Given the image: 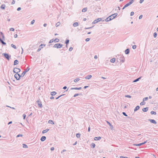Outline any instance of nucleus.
<instances>
[{
    "label": "nucleus",
    "mask_w": 158,
    "mask_h": 158,
    "mask_svg": "<svg viewBox=\"0 0 158 158\" xmlns=\"http://www.w3.org/2000/svg\"><path fill=\"white\" fill-rule=\"evenodd\" d=\"M2 55L3 56L5 57L8 60H10V59L11 57L10 55H9L8 54L6 53H3Z\"/></svg>",
    "instance_id": "f257e3e1"
},
{
    "label": "nucleus",
    "mask_w": 158,
    "mask_h": 158,
    "mask_svg": "<svg viewBox=\"0 0 158 158\" xmlns=\"http://www.w3.org/2000/svg\"><path fill=\"white\" fill-rule=\"evenodd\" d=\"M63 45L61 44L58 43L55 44L53 46V48H59L62 47Z\"/></svg>",
    "instance_id": "f03ea898"
},
{
    "label": "nucleus",
    "mask_w": 158,
    "mask_h": 158,
    "mask_svg": "<svg viewBox=\"0 0 158 158\" xmlns=\"http://www.w3.org/2000/svg\"><path fill=\"white\" fill-rule=\"evenodd\" d=\"M30 68H29L28 67H27L26 68V69L24 70V71L23 72V73H22L21 75V77H23L24 76V75H25L26 73H27V72L28 71H29V70H30Z\"/></svg>",
    "instance_id": "7ed1b4c3"
},
{
    "label": "nucleus",
    "mask_w": 158,
    "mask_h": 158,
    "mask_svg": "<svg viewBox=\"0 0 158 158\" xmlns=\"http://www.w3.org/2000/svg\"><path fill=\"white\" fill-rule=\"evenodd\" d=\"M20 69L17 68H15L13 70V72L14 73H19L20 71Z\"/></svg>",
    "instance_id": "20e7f679"
},
{
    "label": "nucleus",
    "mask_w": 158,
    "mask_h": 158,
    "mask_svg": "<svg viewBox=\"0 0 158 158\" xmlns=\"http://www.w3.org/2000/svg\"><path fill=\"white\" fill-rule=\"evenodd\" d=\"M102 18H99L95 20L92 23V24H93L97 23L98 22L102 21Z\"/></svg>",
    "instance_id": "39448f33"
},
{
    "label": "nucleus",
    "mask_w": 158,
    "mask_h": 158,
    "mask_svg": "<svg viewBox=\"0 0 158 158\" xmlns=\"http://www.w3.org/2000/svg\"><path fill=\"white\" fill-rule=\"evenodd\" d=\"M14 77L16 79V80H19L20 79V77H21V75L18 73H16L14 75Z\"/></svg>",
    "instance_id": "423d86ee"
},
{
    "label": "nucleus",
    "mask_w": 158,
    "mask_h": 158,
    "mask_svg": "<svg viewBox=\"0 0 158 158\" xmlns=\"http://www.w3.org/2000/svg\"><path fill=\"white\" fill-rule=\"evenodd\" d=\"M132 1H130L129 2L126 4L122 8L123 10H124L126 7L129 6L131 4H132Z\"/></svg>",
    "instance_id": "0eeeda50"
},
{
    "label": "nucleus",
    "mask_w": 158,
    "mask_h": 158,
    "mask_svg": "<svg viewBox=\"0 0 158 158\" xmlns=\"http://www.w3.org/2000/svg\"><path fill=\"white\" fill-rule=\"evenodd\" d=\"M45 46V44H41L39 47V48L37 50V52H39L41 50V48Z\"/></svg>",
    "instance_id": "6e6552de"
},
{
    "label": "nucleus",
    "mask_w": 158,
    "mask_h": 158,
    "mask_svg": "<svg viewBox=\"0 0 158 158\" xmlns=\"http://www.w3.org/2000/svg\"><path fill=\"white\" fill-rule=\"evenodd\" d=\"M148 120L150 121L151 123L156 124V122L154 119H149Z\"/></svg>",
    "instance_id": "1a4fd4ad"
},
{
    "label": "nucleus",
    "mask_w": 158,
    "mask_h": 158,
    "mask_svg": "<svg viewBox=\"0 0 158 158\" xmlns=\"http://www.w3.org/2000/svg\"><path fill=\"white\" fill-rule=\"evenodd\" d=\"M118 15V14L117 13H115L110 16H111V18L112 19V20L114 19Z\"/></svg>",
    "instance_id": "9d476101"
},
{
    "label": "nucleus",
    "mask_w": 158,
    "mask_h": 158,
    "mask_svg": "<svg viewBox=\"0 0 158 158\" xmlns=\"http://www.w3.org/2000/svg\"><path fill=\"white\" fill-rule=\"evenodd\" d=\"M37 103L38 105V106L42 108V105L41 104V102L40 101H37Z\"/></svg>",
    "instance_id": "9b49d317"
},
{
    "label": "nucleus",
    "mask_w": 158,
    "mask_h": 158,
    "mask_svg": "<svg viewBox=\"0 0 158 158\" xmlns=\"http://www.w3.org/2000/svg\"><path fill=\"white\" fill-rule=\"evenodd\" d=\"M111 16H109L108 17H107V18L105 20L106 21V22H108L109 21H110L112 20V19L111 18Z\"/></svg>",
    "instance_id": "f8f14e48"
},
{
    "label": "nucleus",
    "mask_w": 158,
    "mask_h": 158,
    "mask_svg": "<svg viewBox=\"0 0 158 158\" xmlns=\"http://www.w3.org/2000/svg\"><path fill=\"white\" fill-rule=\"evenodd\" d=\"M107 123H108V124L109 125V126L110 127V129L111 130H112L113 129V128L114 127H113V126H112V125L109 122L107 121Z\"/></svg>",
    "instance_id": "ddd939ff"
},
{
    "label": "nucleus",
    "mask_w": 158,
    "mask_h": 158,
    "mask_svg": "<svg viewBox=\"0 0 158 158\" xmlns=\"http://www.w3.org/2000/svg\"><path fill=\"white\" fill-rule=\"evenodd\" d=\"M148 107L143 108L142 109V110L144 112H147L148 111Z\"/></svg>",
    "instance_id": "4468645a"
},
{
    "label": "nucleus",
    "mask_w": 158,
    "mask_h": 158,
    "mask_svg": "<svg viewBox=\"0 0 158 158\" xmlns=\"http://www.w3.org/2000/svg\"><path fill=\"white\" fill-rule=\"evenodd\" d=\"M81 89V87H79V88H71V90H73V89H75V90H80Z\"/></svg>",
    "instance_id": "2eb2a0df"
},
{
    "label": "nucleus",
    "mask_w": 158,
    "mask_h": 158,
    "mask_svg": "<svg viewBox=\"0 0 158 158\" xmlns=\"http://www.w3.org/2000/svg\"><path fill=\"white\" fill-rule=\"evenodd\" d=\"M46 139V137L45 136H42L41 139L40 140L41 141H44Z\"/></svg>",
    "instance_id": "dca6fc26"
},
{
    "label": "nucleus",
    "mask_w": 158,
    "mask_h": 158,
    "mask_svg": "<svg viewBox=\"0 0 158 158\" xmlns=\"http://www.w3.org/2000/svg\"><path fill=\"white\" fill-rule=\"evenodd\" d=\"M130 52V50L129 48L127 49L125 51V53L126 54H128Z\"/></svg>",
    "instance_id": "f3484780"
},
{
    "label": "nucleus",
    "mask_w": 158,
    "mask_h": 158,
    "mask_svg": "<svg viewBox=\"0 0 158 158\" xmlns=\"http://www.w3.org/2000/svg\"><path fill=\"white\" fill-rule=\"evenodd\" d=\"M141 77H140L134 80L133 81V82H135L138 81L139 80V79H140L141 78Z\"/></svg>",
    "instance_id": "a211bd4d"
},
{
    "label": "nucleus",
    "mask_w": 158,
    "mask_h": 158,
    "mask_svg": "<svg viewBox=\"0 0 158 158\" xmlns=\"http://www.w3.org/2000/svg\"><path fill=\"white\" fill-rule=\"evenodd\" d=\"M140 108V107L139 106H137L135 108V109H134V111L135 112L136 111H137Z\"/></svg>",
    "instance_id": "6ab92c4d"
},
{
    "label": "nucleus",
    "mask_w": 158,
    "mask_h": 158,
    "mask_svg": "<svg viewBox=\"0 0 158 158\" xmlns=\"http://www.w3.org/2000/svg\"><path fill=\"white\" fill-rule=\"evenodd\" d=\"M19 63V61L17 60H15L14 63V65H16L18 64Z\"/></svg>",
    "instance_id": "aec40b11"
},
{
    "label": "nucleus",
    "mask_w": 158,
    "mask_h": 158,
    "mask_svg": "<svg viewBox=\"0 0 158 158\" xmlns=\"http://www.w3.org/2000/svg\"><path fill=\"white\" fill-rule=\"evenodd\" d=\"M92 77V76L91 75H89L86 76L85 77V78L86 79H90L91 77Z\"/></svg>",
    "instance_id": "412c9836"
},
{
    "label": "nucleus",
    "mask_w": 158,
    "mask_h": 158,
    "mask_svg": "<svg viewBox=\"0 0 158 158\" xmlns=\"http://www.w3.org/2000/svg\"><path fill=\"white\" fill-rule=\"evenodd\" d=\"M6 6L4 4H2L1 6V8L3 10H4L5 9Z\"/></svg>",
    "instance_id": "4be33fe9"
},
{
    "label": "nucleus",
    "mask_w": 158,
    "mask_h": 158,
    "mask_svg": "<svg viewBox=\"0 0 158 158\" xmlns=\"http://www.w3.org/2000/svg\"><path fill=\"white\" fill-rule=\"evenodd\" d=\"M49 129H47L44 130L42 132V133L43 134H44L45 133H46L48 131H49Z\"/></svg>",
    "instance_id": "5701e85b"
},
{
    "label": "nucleus",
    "mask_w": 158,
    "mask_h": 158,
    "mask_svg": "<svg viewBox=\"0 0 158 158\" xmlns=\"http://www.w3.org/2000/svg\"><path fill=\"white\" fill-rule=\"evenodd\" d=\"M101 139V137L100 136H98V137H95L94 138V139L95 140H99Z\"/></svg>",
    "instance_id": "b1692460"
},
{
    "label": "nucleus",
    "mask_w": 158,
    "mask_h": 158,
    "mask_svg": "<svg viewBox=\"0 0 158 158\" xmlns=\"http://www.w3.org/2000/svg\"><path fill=\"white\" fill-rule=\"evenodd\" d=\"M0 42H1V43L3 44V45H5L6 44V43L5 42L2 40L0 38Z\"/></svg>",
    "instance_id": "393cba45"
},
{
    "label": "nucleus",
    "mask_w": 158,
    "mask_h": 158,
    "mask_svg": "<svg viewBox=\"0 0 158 158\" xmlns=\"http://www.w3.org/2000/svg\"><path fill=\"white\" fill-rule=\"evenodd\" d=\"M95 144L94 143H92L90 145L91 147L92 148H94L95 147Z\"/></svg>",
    "instance_id": "a878e982"
},
{
    "label": "nucleus",
    "mask_w": 158,
    "mask_h": 158,
    "mask_svg": "<svg viewBox=\"0 0 158 158\" xmlns=\"http://www.w3.org/2000/svg\"><path fill=\"white\" fill-rule=\"evenodd\" d=\"M56 94V93L55 91H53L51 93V94L52 96L55 95Z\"/></svg>",
    "instance_id": "bb28decb"
},
{
    "label": "nucleus",
    "mask_w": 158,
    "mask_h": 158,
    "mask_svg": "<svg viewBox=\"0 0 158 158\" xmlns=\"http://www.w3.org/2000/svg\"><path fill=\"white\" fill-rule=\"evenodd\" d=\"M78 25V24L77 22H75L73 23V25L74 27H76Z\"/></svg>",
    "instance_id": "cd10ccee"
},
{
    "label": "nucleus",
    "mask_w": 158,
    "mask_h": 158,
    "mask_svg": "<svg viewBox=\"0 0 158 158\" xmlns=\"http://www.w3.org/2000/svg\"><path fill=\"white\" fill-rule=\"evenodd\" d=\"M87 10V7H85L82 10V12H86Z\"/></svg>",
    "instance_id": "c85d7f7f"
},
{
    "label": "nucleus",
    "mask_w": 158,
    "mask_h": 158,
    "mask_svg": "<svg viewBox=\"0 0 158 158\" xmlns=\"http://www.w3.org/2000/svg\"><path fill=\"white\" fill-rule=\"evenodd\" d=\"M110 61L111 63H114L115 61V59L114 58H113L110 60Z\"/></svg>",
    "instance_id": "c756f323"
},
{
    "label": "nucleus",
    "mask_w": 158,
    "mask_h": 158,
    "mask_svg": "<svg viewBox=\"0 0 158 158\" xmlns=\"http://www.w3.org/2000/svg\"><path fill=\"white\" fill-rule=\"evenodd\" d=\"M69 40H66L65 42V43L67 45L69 43Z\"/></svg>",
    "instance_id": "7c9ffc66"
},
{
    "label": "nucleus",
    "mask_w": 158,
    "mask_h": 158,
    "mask_svg": "<svg viewBox=\"0 0 158 158\" xmlns=\"http://www.w3.org/2000/svg\"><path fill=\"white\" fill-rule=\"evenodd\" d=\"M48 123H49L51 124H54V123L53 122L52 120H49L48 121Z\"/></svg>",
    "instance_id": "2f4dec72"
},
{
    "label": "nucleus",
    "mask_w": 158,
    "mask_h": 158,
    "mask_svg": "<svg viewBox=\"0 0 158 158\" xmlns=\"http://www.w3.org/2000/svg\"><path fill=\"white\" fill-rule=\"evenodd\" d=\"M156 112L155 111H152L151 112V114H155V115H156Z\"/></svg>",
    "instance_id": "473e14b6"
},
{
    "label": "nucleus",
    "mask_w": 158,
    "mask_h": 158,
    "mask_svg": "<svg viewBox=\"0 0 158 158\" xmlns=\"http://www.w3.org/2000/svg\"><path fill=\"white\" fill-rule=\"evenodd\" d=\"M81 136V134L80 133H77L76 134V136L77 138H80Z\"/></svg>",
    "instance_id": "72a5a7b5"
},
{
    "label": "nucleus",
    "mask_w": 158,
    "mask_h": 158,
    "mask_svg": "<svg viewBox=\"0 0 158 158\" xmlns=\"http://www.w3.org/2000/svg\"><path fill=\"white\" fill-rule=\"evenodd\" d=\"M11 46L14 49H16V47L15 45L13 44H12L11 45Z\"/></svg>",
    "instance_id": "f704fd0d"
},
{
    "label": "nucleus",
    "mask_w": 158,
    "mask_h": 158,
    "mask_svg": "<svg viewBox=\"0 0 158 158\" xmlns=\"http://www.w3.org/2000/svg\"><path fill=\"white\" fill-rule=\"evenodd\" d=\"M80 80V79L79 78H77L76 79H75L74 80V81L75 82H77L79 81Z\"/></svg>",
    "instance_id": "c9c22d12"
},
{
    "label": "nucleus",
    "mask_w": 158,
    "mask_h": 158,
    "mask_svg": "<svg viewBox=\"0 0 158 158\" xmlns=\"http://www.w3.org/2000/svg\"><path fill=\"white\" fill-rule=\"evenodd\" d=\"M60 22H58L56 24V27H58L59 25H60Z\"/></svg>",
    "instance_id": "e433bc0d"
},
{
    "label": "nucleus",
    "mask_w": 158,
    "mask_h": 158,
    "mask_svg": "<svg viewBox=\"0 0 158 158\" xmlns=\"http://www.w3.org/2000/svg\"><path fill=\"white\" fill-rule=\"evenodd\" d=\"M23 148H28L27 146L25 144H23Z\"/></svg>",
    "instance_id": "4c0bfd02"
},
{
    "label": "nucleus",
    "mask_w": 158,
    "mask_h": 158,
    "mask_svg": "<svg viewBox=\"0 0 158 158\" xmlns=\"http://www.w3.org/2000/svg\"><path fill=\"white\" fill-rule=\"evenodd\" d=\"M55 42H58L59 41V40L58 38H56L54 40Z\"/></svg>",
    "instance_id": "58836bf2"
},
{
    "label": "nucleus",
    "mask_w": 158,
    "mask_h": 158,
    "mask_svg": "<svg viewBox=\"0 0 158 158\" xmlns=\"http://www.w3.org/2000/svg\"><path fill=\"white\" fill-rule=\"evenodd\" d=\"M54 41V40L53 39L49 41V43L51 44L53 43Z\"/></svg>",
    "instance_id": "ea45409f"
},
{
    "label": "nucleus",
    "mask_w": 158,
    "mask_h": 158,
    "mask_svg": "<svg viewBox=\"0 0 158 158\" xmlns=\"http://www.w3.org/2000/svg\"><path fill=\"white\" fill-rule=\"evenodd\" d=\"M145 104V102H144V101H143V102L140 103V105L142 106Z\"/></svg>",
    "instance_id": "a19ab883"
},
{
    "label": "nucleus",
    "mask_w": 158,
    "mask_h": 158,
    "mask_svg": "<svg viewBox=\"0 0 158 158\" xmlns=\"http://www.w3.org/2000/svg\"><path fill=\"white\" fill-rule=\"evenodd\" d=\"M148 98L147 97H145L143 99V101H147V100H148Z\"/></svg>",
    "instance_id": "79ce46f5"
},
{
    "label": "nucleus",
    "mask_w": 158,
    "mask_h": 158,
    "mask_svg": "<svg viewBox=\"0 0 158 158\" xmlns=\"http://www.w3.org/2000/svg\"><path fill=\"white\" fill-rule=\"evenodd\" d=\"M125 97L128 98H131V96L130 95H125Z\"/></svg>",
    "instance_id": "37998d69"
},
{
    "label": "nucleus",
    "mask_w": 158,
    "mask_h": 158,
    "mask_svg": "<svg viewBox=\"0 0 158 158\" xmlns=\"http://www.w3.org/2000/svg\"><path fill=\"white\" fill-rule=\"evenodd\" d=\"M94 27V26H93L92 27H85V29H91V28H93Z\"/></svg>",
    "instance_id": "c03bdc74"
},
{
    "label": "nucleus",
    "mask_w": 158,
    "mask_h": 158,
    "mask_svg": "<svg viewBox=\"0 0 158 158\" xmlns=\"http://www.w3.org/2000/svg\"><path fill=\"white\" fill-rule=\"evenodd\" d=\"M157 33L156 32H155L154 33V34H153V36H154V38L156 37V36H157Z\"/></svg>",
    "instance_id": "a18cd8bd"
},
{
    "label": "nucleus",
    "mask_w": 158,
    "mask_h": 158,
    "mask_svg": "<svg viewBox=\"0 0 158 158\" xmlns=\"http://www.w3.org/2000/svg\"><path fill=\"white\" fill-rule=\"evenodd\" d=\"M142 145H143V143H140L137 144H136L135 145H136V146H139Z\"/></svg>",
    "instance_id": "49530a36"
},
{
    "label": "nucleus",
    "mask_w": 158,
    "mask_h": 158,
    "mask_svg": "<svg viewBox=\"0 0 158 158\" xmlns=\"http://www.w3.org/2000/svg\"><path fill=\"white\" fill-rule=\"evenodd\" d=\"M23 136V135L22 134H19L17 135L16 137H22Z\"/></svg>",
    "instance_id": "de8ad7c7"
},
{
    "label": "nucleus",
    "mask_w": 158,
    "mask_h": 158,
    "mask_svg": "<svg viewBox=\"0 0 158 158\" xmlns=\"http://www.w3.org/2000/svg\"><path fill=\"white\" fill-rule=\"evenodd\" d=\"M136 48V45H134L132 46V48L133 49H135Z\"/></svg>",
    "instance_id": "09e8293b"
},
{
    "label": "nucleus",
    "mask_w": 158,
    "mask_h": 158,
    "mask_svg": "<svg viewBox=\"0 0 158 158\" xmlns=\"http://www.w3.org/2000/svg\"><path fill=\"white\" fill-rule=\"evenodd\" d=\"M64 94H62V95H60L58 97H57L56 98V99H58V98H59L61 96H63L64 95Z\"/></svg>",
    "instance_id": "8fccbe9b"
},
{
    "label": "nucleus",
    "mask_w": 158,
    "mask_h": 158,
    "mask_svg": "<svg viewBox=\"0 0 158 158\" xmlns=\"http://www.w3.org/2000/svg\"><path fill=\"white\" fill-rule=\"evenodd\" d=\"M73 49V48L72 47H70L69 49V51H71Z\"/></svg>",
    "instance_id": "3c124183"
},
{
    "label": "nucleus",
    "mask_w": 158,
    "mask_h": 158,
    "mask_svg": "<svg viewBox=\"0 0 158 158\" xmlns=\"http://www.w3.org/2000/svg\"><path fill=\"white\" fill-rule=\"evenodd\" d=\"M123 114L126 116H127V114H126V113L125 112H123Z\"/></svg>",
    "instance_id": "603ef678"
},
{
    "label": "nucleus",
    "mask_w": 158,
    "mask_h": 158,
    "mask_svg": "<svg viewBox=\"0 0 158 158\" xmlns=\"http://www.w3.org/2000/svg\"><path fill=\"white\" fill-rule=\"evenodd\" d=\"M23 119H25V118H26V114H24L23 115Z\"/></svg>",
    "instance_id": "864d4df0"
},
{
    "label": "nucleus",
    "mask_w": 158,
    "mask_h": 158,
    "mask_svg": "<svg viewBox=\"0 0 158 158\" xmlns=\"http://www.w3.org/2000/svg\"><path fill=\"white\" fill-rule=\"evenodd\" d=\"M35 22V20H32L31 22V24H33Z\"/></svg>",
    "instance_id": "5fc2aeb1"
},
{
    "label": "nucleus",
    "mask_w": 158,
    "mask_h": 158,
    "mask_svg": "<svg viewBox=\"0 0 158 158\" xmlns=\"http://www.w3.org/2000/svg\"><path fill=\"white\" fill-rule=\"evenodd\" d=\"M79 94H75L74 95V96H73V97H76V96H77L79 95Z\"/></svg>",
    "instance_id": "6e6d98bb"
},
{
    "label": "nucleus",
    "mask_w": 158,
    "mask_h": 158,
    "mask_svg": "<svg viewBox=\"0 0 158 158\" xmlns=\"http://www.w3.org/2000/svg\"><path fill=\"white\" fill-rule=\"evenodd\" d=\"M90 40V38H87L86 39H85V41L86 42H88Z\"/></svg>",
    "instance_id": "4d7b16f0"
},
{
    "label": "nucleus",
    "mask_w": 158,
    "mask_h": 158,
    "mask_svg": "<svg viewBox=\"0 0 158 158\" xmlns=\"http://www.w3.org/2000/svg\"><path fill=\"white\" fill-rule=\"evenodd\" d=\"M134 12L133 11H132L130 15L131 16H133L134 15Z\"/></svg>",
    "instance_id": "13d9d810"
},
{
    "label": "nucleus",
    "mask_w": 158,
    "mask_h": 158,
    "mask_svg": "<svg viewBox=\"0 0 158 158\" xmlns=\"http://www.w3.org/2000/svg\"><path fill=\"white\" fill-rule=\"evenodd\" d=\"M15 29L13 28H11L10 29V30L12 31H14Z\"/></svg>",
    "instance_id": "bf43d9fd"
},
{
    "label": "nucleus",
    "mask_w": 158,
    "mask_h": 158,
    "mask_svg": "<svg viewBox=\"0 0 158 158\" xmlns=\"http://www.w3.org/2000/svg\"><path fill=\"white\" fill-rule=\"evenodd\" d=\"M143 17V15H140L139 17V19H141Z\"/></svg>",
    "instance_id": "052dcab7"
},
{
    "label": "nucleus",
    "mask_w": 158,
    "mask_h": 158,
    "mask_svg": "<svg viewBox=\"0 0 158 158\" xmlns=\"http://www.w3.org/2000/svg\"><path fill=\"white\" fill-rule=\"evenodd\" d=\"M15 2V1L14 0H13L12 1V3H11V4L13 5V4H14Z\"/></svg>",
    "instance_id": "680f3d73"
},
{
    "label": "nucleus",
    "mask_w": 158,
    "mask_h": 158,
    "mask_svg": "<svg viewBox=\"0 0 158 158\" xmlns=\"http://www.w3.org/2000/svg\"><path fill=\"white\" fill-rule=\"evenodd\" d=\"M21 7H18L17 8V10L18 11H19L20 10H21Z\"/></svg>",
    "instance_id": "e2e57ef3"
},
{
    "label": "nucleus",
    "mask_w": 158,
    "mask_h": 158,
    "mask_svg": "<svg viewBox=\"0 0 158 158\" xmlns=\"http://www.w3.org/2000/svg\"><path fill=\"white\" fill-rule=\"evenodd\" d=\"M120 158H128L127 157H124V156H120Z\"/></svg>",
    "instance_id": "0e129e2a"
},
{
    "label": "nucleus",
    "mask_w": 158,
    "mask_h": 158,
    "mask_svg": "<svg viewBox=\"0 0 158 158\" xmlns=\"http://www.w3.org/2000/svg\"><path fill=\"white\" fill-rule=\"evenodd\" d=\"M144 0H140L139 1V3H142L144 1Z\"/></svg>",
    "instance_id": "69168bd1"
},
{
    "label": "nucleus",
    "mask_w": 158,
    "mask_h": 158,
    "mask_svg": "<svg viewBox=\"0 0 158 158\" xmlns=\"http://www.w3.org/2000/svg\"><path fill=\"white\" fill-rule=\"evenodd\" d=\"M66 151V150L64 149L61 152V153H62L63 152H65Z\"/></svg>",
    "instance_id": "338daca9"
},
{
    "label": "nucleus",
    "mask_w": 158,
    "mask_h": 158,
    "mask_svg": "<svg viewBox=\"0 0 158 158\" xmlns=\"http://www.w3.org/2000/svg\"><path fill=\"white\" fill-rule=\"evenodd\" d=\"M54 148L53 147H52V148H51L50 150H51V151H53V150H54Z\"/></svg>",
    "instance_id": "774afa93"
}]
</instances>
